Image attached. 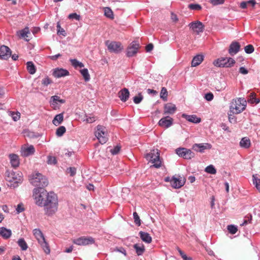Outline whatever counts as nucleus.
<instances>
[{
	"label": "nucleus",
	"mask_w": 260,
	"mask_h": 260,
	"mask_svg": "<svg viewBox=\"0 0 260 260\" xmlns=\"http://www.w3.org/2000/svg\"><path fill=\"white\" fill-rule=\"evenodd\" d=\"M36 204L44 208L45 214L51 216L57 211L58 201L57 196L53 192H47L46 190L40 191L39 194L35 195Z\"/></svg>",
	"instance_id": "f257e3e1"
},
{
	"label": "nucleus",
	"mask_w": 260,
	"mask_h": 260,
	"mask_svg": "<svg viewBox=\"0 0 260 260\" xmlns=\"http://www.w3.org/2000/svg\"><path fill=\"white\" fill-rule=\"evenodd\" d=\"M5 178L8 182V185L13 188L17 187L23 180L22 173L20 172H15L7 170L5 173Z\"/></svg>",
	"instance_id": "f03ea898"
},
{
	"label": "nucleus",
	"mask_w": 260,
	"mask_h": 260,
	"mask_svg": "<svg viewBox=\"0 0 260 260\" xmlns=\"http://www.w3.org/2000/svg\"><path fill=\"white\" fill-rule=\"evenodd\" d=\"M246 101L244 98L233 100L230 106V113L238 114L243 112L246 108Z\"/></svg>",
	"instance_id": "7ed1b4c3"
},
{
	"label": "nucleus",
	"mask_w": 260,
	"mask_h": 260,
	"mask_svg": "<svg viewBox=\"0 0 260 260\" xmlns=\"http://www.w3.org/2000/svg\"><path fill=\"white\" fill-rule=\"evenodd\" d=\"M30 183L34 186L37 187L43 190V188L47 186L48 184L47 179L42 174L37 173L33 174L30 179Z\"/></svg>",
	"instance_id": "20e7f679"
},
{
	"label": "nucleus",
	"mask_w": 260,
	"mask_h": 260,
	"mask_svg": "<svg viewBox=\"0 0 260 260\" xmlns=\"http://www.w3.org/2000/svg\"><path fill=\"white\" fill-rule=\"evenodd\" d=\"M145 158L149 162L153 164V167L159 168L161 167V161L160 160L159 152L158 149H153L145 155Z\"/></svg>",
	"instance_id": "39448f33"
},
{
	"label": "nucleus",
	"mask_w": 260,
	"mask_h": 260,
	"mask_svg": "<svg viewBox=\"0 0 260 260\" xmlns=\"http://www.w3.org/2000/svg\"><path fill=\"white\" fill-rule=\"evenodd\" d=\"M33 234L41 246L44 252L46 254H49L50 252V248L48 243L46 242L45 237L41 232L39 229H35L33 230Z\"/></svg>",
	"instance_id": "423d86ee"
},
{
	"label": "nucleus",
	"mask_w": 260,
	"mask_h": 260,
	"mask_svg": "<svg viewBox=\"0 0 260 260\" xmlns=\"http://www.w3.org/2000/svg\"><path fill=\"white\" fill-rule=\"evenodd\" d=\"M235 60L231 57H221L214 61V64L217 67L231 68L235 64Z\"/></svg>",
	"instance_id": "0eeeda50"
},
{
	"label": "nucleus",
	"mask_w": 260,
	"mask_h": 260,
	"mask_svg": "<svg viewBox=\"0 0 260 260\" xmlns=\"http://www.w3.org/2000/svg\"><path fill=\"white\" fill-rule=\"evenodd\" d=\"M105 45L107 47L108 51L111 53L118 54L123 49L122 44L119 42L107 40L105 42Z\"/></svg>",
	"instance_id": "6e6552de"
},
{
	"label": "nucleus",
	"mask_w": 260,
	"mask_h": 260,
	"mask_svg": "<svg viewBox=\"0 0 260 260\" xmlns=\"http://www.w3.org/2000/svg\"><path fill=\"white\" fill-rule=\"evenodd\" d=\"M176 154L184 159H190L195 156L194 153L190 149L180 147L176 149Z\"/></svg>",
	"instance_id": "1a4fd4ad"
},
{
	"label": "nucleus",
	"mask_w": 260,
	"mask_h": 260,
	"mask_svg": "<svg viewBox=\"0 0 260 260\" xmlns=\"http://www.w3.org/2000/svg\"><path fill=\"white\" fill-rule=\"evenodd\" d=\"M105 129V127L103 126L98 125L96 126V131L95 132V136L102 144L106 143L108 140Z\"/></svg>",
	"instance_id": "9d476101"
},
{
	"label": "nucleus",
	"mask_w": 260,
	"mask_h": 260,
	"mask_svg": "<svg viewBox=\"0 0 260 260\" xmlns=\"http://www.w3.org/2000/svg\"><path fill=\"white\" fill-rule=\"evenodd\" d=\"M94 239L91 237H81L74 239L73 242L78 245H87L94 243Z\"/></svg>",
	"instance_id": "9b49d317"
},
{
	"label": "nucleus",
	"mask_w": 260,
	"mask_h": 260,
	"mask_svg": "<svg viewBox=\"0 0 260 260\" xmlns=\"http://www.w3.org/2000/svg\"><path fill=\"white\" fill-rule=\"evenodd\" d=\"M140 45L137 41H133L127 47L126 52L127 57H131L134 56L138 51Z\"/></svg>",
	"instance_id": "f8f14e48"
},
{
	"label": "nucleus",
	"mask_w": 260,
	"mask_h": 260,
	"mask_svg": "<svg viewBox=\"0 0 260 260\" xmlns=\"http://www.w3.org/2000/svg\"><path fill=\"white\" fill-rule=\"evenodd\" d=\"M190 28L198 34L204 31L205 26L202 22L199 21H193L188 25Z\"/></svg>",
	"instance_id": "ddd939ff"
},
{
	"label": "nucleus",
	"mask_w": 260,
	"mask_h": 260,
	"mask_svg": "<svg viewBox=\"0 0 260 260\" xmlns=\"http://www.w3.org/2000/svg\"><path fill=\"white\" fill-rule=\"evenodd\" d=\"M212 145L210 143H195L192 146V149L200 153L204 152L206 149H210Z\"/></svg>",
	"instance_id": "4468645a"
},
{
	"label": "nucleus",
	"mask_w": 260,
	"mask_h": 260,
	"mask_svg": "<svg viewBox=\"0 0 260 260\" xmlns=\"http://www.w3.org/2000/svg\"><path fill=\"white\" fill-rule=\"evenodd\" d=\"M11 54V50L8 46L3 45L0 47V59L7 60Z\"/></svg>",
	"instance_id": "2eb2a0df"
},
{
	"label": "nucleus",
	"mask_w": 260,
	"mask_h": 260,
	"mask_svg": "<svg viewBox=\"0 0 260 260\" xmlns=\"http://www.w3.org/2000/svg\"><path fill=\"white\" fill-rule=\"evenodd\" d=\"M173 123V119L168 116L161 118L158 121V125L161 127L165 128H169L170 127Z\"/></svg>",
	"instance_id": "dca6fc26"
},
{
	"label": "nucleus",
	"mask_w": 260,
	"mask_h": 260,
	"mask_svg": "<svg viewBox=\"0 0 260 260\" xmlns=\"http://www.w3.org/2000/svg\"><path fill=\"white\" fill-rule=\"evenodd\" d=\"M53 76L57 78H61L69 75V72L62 68H56L53 70Z\"/></svg>",
	"instance_id": "f3484780"
},
{
	"label": "nucleus",
	"mask_w": 260,
	"mask_h": 260,
	"mask_svg": "<svg viewBox=\"0 0 260 260\" xmlns=\"http://www.w3.org/2000/svg\"><path fill=\"white\" fill-rule=\"evenodd\" d=\"M177 110L176 106L175 104L169 103L164 105V114L172 115L176 112Z\"/></svg>",
	"instance_id": "a211bd4d"
},
{
	"label": "nucleus",
	"mask_w": 260,
	"mask_h": 260,
	"mask_svg": "<svg viewBox=\"0 0 260 260\" xmlns=\"http://www.w3.org/2000/svg\"><path fill=\"white\" fill-rule=\"evenodd\" d=\"M185 181L184 179H181L172 177V181H171V185L174 188H179L183 186L185 184Z\"/></svg>",
	"instance_id": "6ab92c4d"
},
{
	"label": "nucleus",
	"mask_w": 260,
	"mask_h": 260,
	"mask_svg": "<svg viewBox=\"0 0 260 260\" xmlns=\"http://www.w3.org/2000/svg\"><path fill=\"white\" fill-rule=\"evenodd\" d=\"M240 45L236 41L232 42L230 44L229 49V53L231 55L237 54L240 50Z\"/></svg>",
	"instance_id": "aec40b11"
},
{
	"label": "nucleus",
	"mask_w": 260,
	"mask_h": 260,
	"mask_svg": "<svg viewBox=\"0 0 260 260\" xmlns=\"http://www.w3.org/2000/svg\"><path fill=\"white\" fill-rule=\"evenodd\" d=\"M129 96V92L128 90L124 88L120 90L118 92V97L123 102H125L128 99Z\"/></svg>",
	"instance_id": "412c9836"
},
{
	"label": "nucleus",
	"mask_w": 260,
	"mask_h": 260,
	"mask_svg": "<svg viewBox=\"0 0 260 260\" xmlns=\"http://www.w3.org/2000/svg\"><path fill=\"white\" fill-rule=\"evenodd\" d=\"M182 117L184 118L186 120L193 123H199L201 122V119L198 117L196 115H187L183 114Z\"/></svg>",
	"instance_id": "4be33fe9"
},
{
	"label": "nucleus",
	"mask_w": 260,
	"mask_h": 260,
	"mask_svg": "<svg viewBox=\"0 0 260 260\" xmlns=\"http://www.w3.org/2000/svg\"><path fill=\"white\" fill-rule=\"evenodd\" d=\"M35 152V149L32 145H30L27 148H24L21 150V155L23 156L27 157L33 154Z\"/></svg>",
	"instance_id": "5701e85b"
},
{
	"label": "nucleus",
	"mask_w": 260,
	"mask_h": 260,
	"mask_svg": "<svg viewBox=\"0 0 260 260\" xmlns=\"http://www.w3.org/2000/svg\"><path fill=\"white\" fill-rule=\"evenodd\" d=\"M9 158L12 167L17 168L19 166L20 164L19 159V156L17 154H10L9 155Z\"/></svg>",
	"instance_id": "b1692460"
},
{
	"label": "nucleus",
	"mask_w": 260,
	"mask_h": 260,
	"mask_svg": "<svg viewBox=\"0 0 260 260\" xmlns=\"http://www.w3.org/2000/svg\"><path fill=\"white\" fill-rule=\"evenodd\" d=\"M139 235L140 237V238L143 242L146 243H150L151 242L152 238L150 234L148 233L140 231L139 233Z\"/></svg>",
	"instance_id": "393cba45"
},
{
	"label": "nucleus",
	"mask_w": 260,
	"mask_h": 260,
	"mask_svg": "<svg viewBox=\"0 0 260 260\" xmlns=\"http://www.w3.org/2000/svg\"><path fill=\"white\" fill-rule=\"evenodd\" d=\"M12 235V232L10 229L5 227L0 228V236L5 239H8Z\"/></svg>",
	"instance_id": "a878e982"
},
{
	"label": "nucleus",
	"mask_w": 260,
	"mask_h": 260,
	"mask_svg": "<svg viewBox=\"0 0 260 260\" xmlns=\"http://www.w3.org/2000/svg\"><path fill=\"white\" fill-rule=\"evenodd\" d=\"M204 56L201 54L196 55L192 59L191 61L192 67H197L200 64L204 59Z\"/></svg>",
	"instance_id": "bb28decb"
},
{
	"label": "nucleus",
	"mask_w": 260,
	"mask_h": 260,
	"mask_svg": "<svg viewBox=\"0 0 260 260\" xmlns=\"http://www.w3.org/2000/svg\"><path fill=\"white\" fill-rule=\"evenodd\" d=\"M137 255H142L145 251V247L143 244H135L133 245Z\"/></svg>",
	"instance_id": "cd10ccee"
},
{
	"label": "nucleus",
	"mask_w": 260,
	"mask_h": 260,
	"mask_svg": "<svg viewBox=\"0 0 260 260\" xmlns=\"http://www.w3.org/2000/svg\"><path fill=\"white\" fill-rule=\"evenodd\" d=\"M248 102L251 104H257L259 103L260 99L256 98V93L252 92L248 95Z\"/></svg>",
	"instance_id": "c85d7f7f"
},
{
	"label": "nucleus",
	"mask_w": 260,
	"mask_h": 260,
	"mask_svg": "<svg viewBox=\"0 0 260 260\" xmlns=\"http://www.w3.org/2000/svg\"><path fill=\"white\" fill-rule=\"evenodd\" d=\"M57 102H59L60 104H64L66 101L63 99H60V97L58 95H53L50 98V104L53 106H55L57 104Z\"/></svg>",
	"instance_id": "c756f323"
},
{
	"label": "nucleus",
	"mask_w": 260,
	"mask_h": 260,
	"mask_svg": "<svg viewBox=\"0 0 260 260\" xmlns=\"http://www.w3.org/2000/svg\"><path fill=\"white\" fill-rule=\"evenodd\" d=\"M63 120V113L57 114L52 120V123L56 126L59 125Z\"/></svg>",
	"instance_id": "7c9ffc66"
},
{
	"label": "nucleus",
	"mask_w": 260,
	"mask_h": 260,
	"mask_svg": "<svg viewBox=\"0 0 260 260\" xmlns=\"http://www.w3.org/2000/svg\"><path fill=\"white\" fill-rule=\"evenodd\" d=\"M250 141L247 137L243 138L240 142V146L242 148H248L250 146Z\"/></svg>",
	"instance_id": "2f4dec72"
},
{
	"label": "nucleus",
	"mask_w": 260,
	"mask_h": 260,
	"mask_svg": "<svg viewBox=\"0 0 260 260\" xmlns=\"http://www.w3.org/2000/svg\"><path fill=\"white\" fill-rule=\"evenodd\" d=\"M26 68L30 74L33 75L36 72V68L32 61H28L26 63Z\"/></svg>",
	"instance_id": "473e14b6"
},
{
	"label": "nucleus",
	"mask_w": 260,
	"mask_h": 260,
	"mask_svg": "<svg viewBox=\"0 0 260 260\" xmlns=\"http://www.w3.org/2000/svg\"><path fill=\"white\" fill-rule=\"evenodd\" d=\"M29 33V28L28 27H25L23 29L18 31L17 35L20 38H25L28 37L27 35Z\"/></svg>",
	"instance_id": "72a5a7b5"
},
{
	"label": "nucleus",
	"mask_w": 260,
	"mask_h": 260,
	"mask_svg": "<svg viewBox=\"0 0 260 260\" xmlns=\"http://www.w3.org/2000/svg\"><path fill=\"white\" fill-rule=\"evenodd\" d=\"M80 72L83 76L85 81L88 82L90 80V76L87 69H82L80 71Z\"/></svg>",
	"instance_id": "f704fd0d"
},
{
	"label": "nucleus",
	"mask_w": 260,
	"mask_h": 260,
	"mask_svg": "<svg viewBox=\"0 0 260 260\" xmlns=\"http://www.w3.org/2000/svg\"><path fill=\"white\" fill-rule=\"evenodd\" d=\"M19 246L21 248V249L23 251L27 250L28 248L27 244L23 238L19 239L17 242Z\"/></svg>",
	"instance_id": "c9c22d12"
},
{
	"label": "nucleus",
	"mask_w": 260,
	"mask_h": 260,
	"mask_svg": "<svg viewBox=\"0 0 260 260\" xmlns=\"http://www.w3.org/2000/svg\"><path fill=\"white\" fill-rule=\"evenodd\" d=\"M168 91L166 88L164 87H162L160 93V98L164 101L166 102L168 100Z\"/></svg>",
	"instance_id": "e433bc0d"
},
{
	"label": "nucleus",
	"mask_w": 260,
	"mask_h": 260,
	"mask_svg": "<svg viewBox=\"0 0 260 260\" xmlns=\"http://www.w3.org/2000/svg\"><path fill=\"white\" fill-rule=\"evenodd\" d=\"M70 61L72 65L75 68L77 67L82 68L84 66L82 62L79 61L76 59H70Z\"/></svg>",
	"instance_id": "4c0bfd02"
},
{
	"label": "nucleus",
	"mask_w": 260,
	"mask_h": 260,
	"mask_svg": "<svg viewBox=\"0 0 260 260\" xmlns=\"http://www.w3.org/2000/svg\"><path fill=\"white\" fill-rule=\"evenodd\" d=\"M206 172L210 174L214 175L216 173V169L214 167V166L212 165H210L208 166L205 169Z\"/></svg>",
	"instance_id": "58836bf2"
},
{
	"label": "nucleus",
	"mask_w": 260,
	"mask_h": 260,
	"mask_svg": "<svg viewBox=\"0 0 260 260\" xmlns=\"http://www.w3.org/2000/svg\"><path fill=\"white\" fill-rule=\"evenodd\" d=\"M105 15L110 19L114 18L113 12L112 10L109 7H106L104 10Z\"/></svg>",
	"instance_id": "ea45409f"
},
{
	"label": "nucleus",
	"mask_w": 260,
	"mask_h": 260,
	"mask_svg": "<svg viewBox=\"0 0 260 260\" xmlns=\"http://www.w3.org/2000/svg\"><path fill=\"white\" fill-rule=\"evenodd\" d=\"M256 176V175H253L252 176L253 184L260 192V179L257 178Z\"/></svg>",
	"instance_id": "a19ab883"
},
{
	"label": "nucleus",
	"mask_w": 260,
	"mask_h": 260,
	"mask_svg": "<svg viewBox=\"0 0 260 260\" xmlns=\"http://www.w3.org/2000/svg\"><path fill=\"white\" fill-rule=\"evenodd\" d=\"M56 27H57V32L58 35H62V36H64V37L67 36V33L66 32V31L64 30L63 28H62L61 27L59 22H57Z\"/></svg>",
	"instance_id": "79ce46f5"
},
{
	"label": "nucleus",
	"mask_w": 260,
	"mask_h": 260,
	"mask_svg": "<svg viewBox=\"0 0 260 260\" xmlns=\"http://www.w3.org/2000/svg\"><path fill=\"white\" fill-rule=\"evenodd\" d=\"M66 131V128L64 126H60L57 128L56 131V135L58 137L62 136Z\"/></svg>",
	"instance_id": "37998d69"
},
{
	"label": "nucleus",
	"mask_w": 260,
	"mask_h": 260,
	"mask_svg": "<svg viewBox=\"0 0 260 260\" xmlns=\"http://www.w3.org/2000/svg\"><path fill=\"white\" fill-rule=\"evenodd\" d=\"M143 100V96L141 92H139L138 95L135 96L133 98V101L135 104H140L142 100Z\"/></svg>",
	"instance_id": "c03bdc74"
},
{
	"label": "nucleus",
	"mask_w": 260,
	"mask_h": 260,
	"mask_svg": "<svg viewBox=\"0 0 260 260\" xmlns=\"http://www.w3.org/2000/svg\"><path fill=\"white\" fill-rule=\"evenodd\" d=\"M57 159L55 156L49 155L47 156V162L49 165H55L57 164Z\"/></svg>",
	"instance_id": "a18cd8bd"
},
{
	"label": "nucleus",
	"mask_w": 260,
	"mask_h": 260,
	"mask_svg": "<svg viewBox=\"0 0 260 260\" xmlns=\"http://www.w3.org/2000/svg\"><path fill=\"white\" fill-rule=\"evenodd\" d=\"M188 8L192 10H200L202 9V6L198 4H190Z\"/></svg>",
	"instance_id": "49530a36"
},
{
	"label": "nucleus",
	"mask_w": 260,
	"mask_h": 260,
	"mask_svg": "<svg viewBox=\"0 0 260 260\" xmlns=\"http://www.w3.org/2000/svg\"><path fill=\"white\" fill-rule=\"evenodd\" d=\"M227 229L231 234H236L238 231L237 226L233 224L229 225Z\"/></svg>",
	"instance_id": "de8ad7c7"
},
{
	"label": "nucleus",
	"mask_w": 260,
	"mask_h": 260,
	"mask_svg": "<svg viewBox=\"0 0 260 260\" xmlns=\"http://www.w3.org/2000/svg\"><path fill=\"white\" fill-rule=\"evenodd\" d=\"M133 217L135 224L138 226H140L141 224V222L138 213L136 212H134Z\"/></svg>",
	"instance_id": "09e8293b"
},
{
	"label": "nucleus",
	"mask_w": 260,
	"mask_h": 260,
	"mask_svg": "<svg viewBox=\"0 0 260 260\" xmlns=\"http://www.w3.org/2000/svg\"><path fill=\"white\" fill-rule=\"evenodd\" d=\"M52 83V81L48 77H45L42 80V84L44 86H47L48 85Z\"/></svg>",
	"instance_id": "8fccbe9b"
},
{
	"label": "nucleus",
	"mask_w": 260,
	"mask_h": 260,
	"mask_svg": "<svg viewBox=\"0 0 260 260\" xmlns=\"http://www.w3.org/2000/svg\"><path fill=\"white\" fill-rule=\"evenodd\" d=\"M244 50L245 52L247 54H250L252 53L254 50L253 46L251 44L248 45L246 46H245L244 48Z\"/></svg>",
	"instance_id": "3c124183"
},
{
	"label": "nucleus",
	"mask_w": 260,
	"mask_h": 260,
	"mask_svg": "<svg viewBox=\"0 0 260 260\" xmlns=\"http://www.w3.org/2000/svg\"><path fill=\"white\" fill-rule=\"evenodd\" d=\"M86 118L84 119L87 123H91L95 121V117L94 116H88L85 115Z\"/></svg>",
	"instance_id": "603ef678"
},
{
	"label": "nucleus",
	"mask_w": 260,
	"mask_h": 260,
	"mask_svg": "<svg viewBox=\"0 0 260 260\" xmlns=\"http://www.w3.org/2000/svg\"><path fill=\"white\" fill-rule=\"evenodd\" d=\"M120 148L121 147L120 146L117 145L115 147H114V148H113V149H111L110 150V152L113 155H116L118 153L120 150Z\"/></svg>",
	"instance_id": "864d4df0"
},
{
	"label": "nucleus",
	"mask_w": 260,
	"mask_h": 260,
	"mask_svg": "<svg viewBox=\"0 0 260 260\" xmlns=\"http://www.w3.org/2000/svg\"><path fill=\"white\" fill-rule=\"evenodd\" d=\"M209 2L213 5L216 6L223 4L224 0H209Z\"/></svg>",
	"instance_id": "5fc2aeb1"
},
{
	"label": "nucleus",
	"mask_w": 260,
	"mask_h": 260,
	"mask_svg": "<svg viewBox=\"0 0 260 260\" xmlns=\"http://www.w3.org/2000/svg\"><path fill=\"white\" fill-rule=\"evenodd\" d=\"M69 18L71 19H76L77 20H79L80 18V16L78 15L76 13H71L69 15Z\"/></svg>",
	"instance_id": "6e6d98bb"
},
{
	"label": "nucleus",
	"mask_w": 260,
	"mask_h": 260,
	"mask_svg": "<svg viewBox=\"0 0 260 260\" xmlns=\"http://www.w3.org/2000/svg\"><path fill=\"white\" fill-rule=\"evenodd\" d=\"M204 98L207 101H211L214 98L213 94L211 92L207 93L205 94Z\"/></svg>",
	"instance_id": "4d7b16f0"
},
{
	"label": "nucleus",
	"mask_w": 260,
	"mask_h": 260,
	"mask_svg": "<svg viewBox=\"0 0 260 260\" xmlns=\"http://www.w3.org/2000/svg\"><path fill=\"white\" fill-rule=\"evenodd\" d=\"M67 171L71 176H74L76 173V169L75 167H69Z\"/></svg>",
	"instance_id": "13d9d810"
},
{
	"label": "nucleus",
	"mask_w": 260,
	"mask_h": 260,
	"mask_svg": "<svg viewBox=\"0 0 260 260\" xmlns=\"http://www.w3.org/2000/svg\"><path fill=\"white\" fill-rule=\"evenodd\" d=\"M16 210L17 213H20L23 212L24 210V208L23 207V205L22 203H20L17 205V208H16Z\"/></svg>",
	"instance_id": "bf43d9fd"
},
{
	"label": "nucleus",
	"mask_w": 260,
	"mask_h": 260,
	"mask_svg": "<svg viewBox=\"0 0 260 260\" xmlns=\"http://www.w3.org/2000/svg\"><path fill=\"white\" fill-rule=\"evenodd\" d=\"M20 114L19 112H17V113L12 112L11 114L12 119L15 121H17L20 118Z\"/></svg>",
	"instance_id": "052dcab7"
},
{
	"label": "nucleus",
	"mask_w": 260,
	"mask_h": 260,
	"mask_svg": "<svg viewBox=\"0 0 260 260\" xmlns=\"http://www.w3.org/2000/svg\"><path fill=\"white\" fill-rule=\"evenodd\" d=\"M115 251H117V252H120L122 254H123L125 256H126V250L125 249L122 247H116L115 250Z\"/></svg>",
	"instance_id": "680f3d73"
},
{
	"label": "nucleus",
	"mask_w": 260,
	"mask_h": 260,
	"mask_svg": "<svg viewBox=\"0 0 260 260\" xmlns=\"http://www.w3.org/2000/svg\"><path fill=\"white\" fill-rule=\"evenodd\" d=\"M233 114L232 113H228L229 121L231 123H236L237 122L236 118Z\"/></svg>",
	"instance_id": "e2e57ef3"
},
{
	"label": "nucleus",
	"mask_w": 260,
	"mask_h": 260,
	"mask_svg": "<svg viewBox=\"0 0 260 260\" xmlns=\"http://www.w3.org/2000/svg\"><path fill=\"white\" fill-rule=\"evenodd\" d=\"M239 73L242 74H243V75H246V74H248V71L245 67H241L239 68Z\"/></svg>",
	"instance_id": "0e129e2a"
},
{
	"label": "nucleus",
	"mask_w": 260,
	"mask_h": 260,
	"mask_svg": "<svg viewBox=\"0 0 260 260\" xmlns=\"http://www.w3.org/2000/svg\"><path fill=\"white\" fill-rule=\"evenodd\" d=\"M153 49V45L152 43H149L146 46V51L148 52H149L151 51H152Z\"/></svg>",
	"instance_id": "69168bd1"
},
{
	"label": "nucleus",
	"mask_w": 260,
	"mask_h": 260,
	"mask_svg": "<svg viewBox=\"0 0 260 260\" xmlns=\"http://www.w3.org/2000/svg\"><path fill=\"white\" fill-rule=\"evenodd\" d=\"M147 92L149 94H152L153 95H155L157 94V92L156 90L150 88L147 89Z\"/></svg>",
	"instance_id": "338daca9"
},
{
	"label": "nucleus",
	"mask_w": 260,
	"mask_h": 260,
	"mask_svg": "<svg viewBox=\"0 0 260 260\" xmlns=\"http://www.w3.org/2000/svg\"><path fill=\"white\" fill-rule=\"evenodd\" d=\"M61 56V54L58 53L54 55L49 56V57L52 60H56L58 57H60Z\"/></svg>",
	"instance_id": "774afa93"
}]
</instances>
